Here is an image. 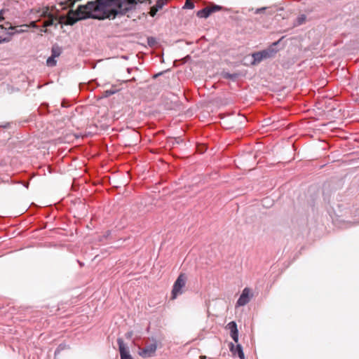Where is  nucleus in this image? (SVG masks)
<instances>
[{
  "label": "nucleus",
  "mask_w": 359,
  "mask_h": 359,
  "mask_svg": "<svg viewBox=\"0 0 359 359\" xmlns=\"http://www.w3.org/2000/svg\"><path fill=\"white\" fill-rule=\"evenodd\" d=\"M156 348L157 345L156 343L147 345L140 351L139 355L143 358L152 357L155 354Z\"/></svg>",
  "instance_id": "5"
},
{
  "label": "nucleus",
  "mask_w": 359,
  "mask_h": 359,
  "mask_svg": "<svg viewBox=\"0 0 359 359\" xmlns=\"http://www.w3.org/2000/svg\"><path fill=\"white\" fill-rule=\"evenodd\" d=\"M230 351L233 355H238L240 359H245L244 353L242 349V347L240 344H236V346L231 343L229 345Z\"/></svg>",
  "instance_id": "10"
},
{
  "label": "nucleus",
  "mask_w": 359,
  "mask_h": 359,
  "mask_svg": "<svg viewBox=\"0 0 359 359\" xmlns=\"http://www.w3.org/2000/svg\"><path fill=\"white\" fill-rule=\"evenodd\" d=\"M22 32H24V30H22V29H19V30L16 31L17 33H21Z\"/></svg>",
  "instance_id": "26"
},
{
  "label": "nucleus",
  "mask_w": 359,
  "mask_h": 359,
  "mask_svg": "<svg viewBox=\"0 0 359 359\" xmlns=\"http://www.w3.org/2000/svg\"><path fill=\"white\" fill-rule=\"evenodd\" d=\"M115 93V90H105L102 93V95L101 96V97H107Z\"/></svg>",
  "instance_id": "16"
},
{
  "label": "nucleus",
  "mask_w": 359,
  "mask_h": 359,
  "mask_svg": "<svg viewBox=\"0 0 359 359\" xmlns=\"http://www.w3.org/2000/svg\"><path fill=\"white\" fill-rule=\"evenodd\" d=\"M223 8L220 6L210 4V5L203 8V18H207L213 13L222 10Z\"/></svg>",
  "instance_id": "7"
},
{
  "label": "nucleus",
  "mask_w": 359,
  "mask_h": 359,
  "mask_svg": "<svg viewBox=\"0 0 359 359\" xmlns=\"http://www.w3.org/2000/svg\"><path fill=\"white\" fill-rule=\"evenodd\" d=\"M55 57L50 56L46 60V64L49 67H54L56 65V60Z\"/></svg>",
  "instance_id": "14"
},
{
  "label": "nucleus",
  "mask_w": 359,
  "mask_h": 359,
  "mask_svg": "<svg viewBox=\"0 0 359 359\" xmlns=\"http://www.w3.org/2000/svg\"><path fill=\"white\" fill-rule=\"evenodd\" d=\"M187 281V276L185 273H180L174 283L171 292V299H175L177 297L184 292V289Z\"/></svg>",
  "instance_id": "2"
},
{
  "label": "nucleus",
  "mask_w": 359,
  "mask_h": 359,
  "mask_svg": "<svg viewBox=\"0 0 359 359\" xmlns=\"http://www.w3.org/2000/svg\"><path fill=\"white\" fill-rule=\"evenodd\" d=\"M117 343L118 344L121 359H133L123 339L118 338L117 339Z\"/></svg>",
  "instance_id": "6"
},
{
  "label": "nucleus",
  "mask_w": 359,
  "mask_h": 359,
  "mask_svg": "<svg viewBox=\"0 0 359 359\" xmlns=\"http://www.w3.org/2000/svg\"><path fill=\"white\" fill-rule=\"evenodd\" d=\"M55 7L53 6L51 8L49 6H44L43 8H41V13L39 17L41 18H47L50 17V15L54 14L53 13Z\"/></svg>",
  "instance_id": "11"
},
{
  "label": "nucleus",
  "mask_w": 359,
  "mask_h": 359,
  "mask_svg": "<svg viewBox=\"0 0 359 359\" xmlns=\"http://www.w3.org/2000/svg\"><path fill=\"white\" fill-rule=\"evenodd\" d=\"M5 13L4 9L0 10V22L3 21L4 20V13Z\"/></svg>",
  "instance_id": "21"
},
{
  "label": "nucleus",
  "mask_w": 359,
  "mask_h": 359,
  "mask_svg": "<svg viewBox=\"0 0 359 359\" xmlns=\"http://www.w3.org/2000/svg\"><path fill=\"white\" fill-rule=\"evenodd\" d=\"M62 53L61 48L58 46H53L52 48V55L53 57H57L60 55Z\"/></svg>",
  "instance_id": "12"
},
{
  "label": "nucleus",
  "mask_w": 359,
  "mask_h": 359,
  "mask_svg": "<svg viewBox=\"0 0 359 359\" xmlns=\"http://www.w3.org/2000/svg\"><path fill=\"white\" fill-rule=\"evenodd\" d=\"M9 29H15V27H14L11 26V27H9Z\"/></svg>",
  "instance_id": "27"
},
{
  "label": "nucleus",
  "mask_w": 359,
  "mask_h": 359,
  "mask_svg": "<svg viewBox=\"0 0 359 359\" xmlns=\"http://www.w3.org/2000/svg\"><path fill=\"white\" fill-rule=\"evenodd\" d=\"M237 74H230L229 73H225L224 74V78H226V79H236L237 77Z\"/></svg>",
  "instance_id": "20"
},
{
  "label": "nucleus",
  "mask_w": 359,
  "mask_h": 359,
  "mask_svg": "<svg viewBox=\"0 0 359 359\" xmlns=\"http://www.w3.org/2000/svg\"><path fill=\"white\" fill-rule=\"evenodd\" d=\"M197 16L199 18H202V10H200L197 12Z\"/></svg>",
  "instance_id": "23"
},
{
  "label": "nucleus",
  "mask_w": 359,
  "mask_h": 359,
  "mask_svg": "<svg viewBox=\"0 0 359 359\" xmlns=\"http://www.w3.org/2000/svg\"><path fill=\"white\" fill-rule=\"evenodd\" d=\"M251 296V290L249 287L244 288L236 302V306H245L250 301Z\"/></svg>",
  "instance_id": "4"
},
{
  "label": "nucleus",
  "mask_w": 359,
  "mask_h": 359,
  "mask_svg": "<svg viewBox=\"0 0 359 359\" xmlns=\"http://www.w3.org/2000/svg\"><path fill=\"white\" fill-rule=\"evenodd\" d=\"M228 329L230 330V334L231 338L236 343L238 341V332L237 329V325L234 321L230 322L227 325Z\"/></svg>",
  "instance_id": "9"
},
{
  "label": "nucleus",
  "mask_w": 359,
  "mask_h": 359,
  "mask_svg": "<svg viewBox=\"0 0 359 359\" xmlns=\"http://www.w3.org/2000/svg\"><path fill=\"white\" fill-rule=\"evenodd\" d=\"M22 27H34V28H37L38 26L36 23L35 21H32L29 23V25H23Z\"/></svg>",
  "instance_id": "19"
},
{
  "label": "nucleus",
  "mask_w": 359,
  "mask_h": 359,
  "mask_svg": "<svg viewBox=\"0 0 359 359\" xmlns=\"http://www.w3.org/2000/svg\"><path fill=\"white\" fill-rule=\"evenodd\" d=\"M203 148L205 147V144H204V143H203Z\"/></svg>",
  "instance_id": "30"
},
{
  "label": "nucleus",
  "mask_w": 359,
  "mask_h": 359,
  "mask_svg": "<svg viewBox=\"0 0 359 359\" xmlns=\"http://www.w3.org/2000/svg\"><path fill=\"white\" fill-rule=\"evenodd\" d=\"M266 9V7L260 8L257 9L255 13H259L262 12L263 11H264Z\"/></svg>",
  "instance_id": "22"
},
{
  "label": "nucleus",
  "mask_w": 359,
  "mask_h": 359,
  "mask_svg": "<svg viewBox=\"0 0 359 359\" xmlns=\"http://www.w3.org/2000/svg\"><path fill=\"white\" fill-rule=\"evenodd\" d=\"M6 41H8V40H7L6 39H4L2 40H0V43L2 42H6Z\"/></svg>",
  "instance_id": "25"
},
{
  "label": "nucleus",
  "mask_w": 359,
  "mask_h": 359,
  "mask_svg": "<svg viewBox=\"0 0 359 359\" xmlns=\"http://www.w3.org/2000/svg\"><path fill=\"white\" fill-rule=\"evenodd\" d=\"M59 11H57V13L55 14L50 15V17H47L48 19L43 22V27L46 28L52 25H54L55 27H57L58 24L62 23V20L65 19L64 16H57V13Z\"/></svg>",
  "instance_id": "3"
},
{
  "label": "nucleus",
  "mask_w": 359,
  "mask_h": 359,
  "mask_svg": "<svg viewBox=\"0 0 359 359\" xmlns=\"http://www.w3.org/2000/svg\"><path fill=\"white\" fill-rule=\"evenodd\" d=\"M0 28H4L3 25H0Z\"/></svg>",
  "instance_id": "28"
},
{
  "label": "nucleus",
  "mask_w": 359,
  "mask_h": 359,
  "mask_svg": "<svg viewBox=\"0 0 359 359\" xmlns=\"http://www.w3.org/2000/svg\"><path fill=\"white\" fill-rule=\"evenodd\" d=\"M205 358H206V357H205V355H203V359H205Z\"/></svg>",
  "instance_id": "29"
},
{
  "label": "nucleus",
  "mask_w": 359,
  "mask_h": 359,
  "mask_svg": "<svg viewBox=\"0 0 359 359\" xmlns=\"http://www.w3.org/2000/svg\"><path fill=\"white\" fill-rule=\"evenodd\" d=\"M31 14H39L41 13V8H34L30 10Z\"/></svg>",
  "instance_id": "18"
},
{
  "label": "nucleus",
  "mask_w": 359,
  "mask_h": 359,
  "mask_svg": "<svg viewBox=\"0 0 359 359\" xmlns=\"http://www.w3.org/2000/svg\"><path fill=\"white\" fill-rule=\"evenodd\" d=\"M272 51L269 50H263L261 52L255 53L252 55L254 61L252 64H256L260 62L264 58H267L271 56Z\"/></svg>",
  "instance_id": "8"
},
{
  "label": "nucleus",
  "mask_w": 359,
  "mask_h": 359,
  "mask_svg": "<svg viewBox=\"0 0 359 359\" xmlns=\"http://www.w3.org/2000/svg\"><path fill=\"white\" fill-rule=\"evenodd\" d=\"M168 0H157L154 6L158 8V10H161L163 7L167 4Z\"/></svg>",
  "instance_id": "13"
},
{
  "label": "nucleus",
  "mask_w": 359,
  "mask_h": 359,
  "mask_svg": "<svg viewBox=\"0 0 359 359\" xmlns=\"http://www.w3.org/2000/svg\"><path fill=\"white\" fill-rule=\"evenodd\" d=\"M194 8V4L191 0H186V2L183 6L185 9H192Z\"/></svg>",
  "instance_id": "15"
},
{
  "label": "nucleus",
  "mask_w": 359,
  "mask_h": 359,
  "mask_svg": "<svg viewBox=\"0 0 359 359\" xmlns=\"http://www.w3.org/2000/svg\"><path fill=\"white\" fill-rule=\"evenodd\" d=\"M140 0H95L85 5H80L76 11L69 10L65 25H73L76 22L87 18L104 20L114 19L116 16L123 15L135 8Z\"/></svg>",
  "instance_id": "1"
},
{
  "label": "nucleus",
  "mask_w": 359,
  "mask_h": 359,
  "mask_svg": "<svg viewBox=\"0 0 359 359\" xmlns=\"http://www.w3.org/2000/svg\"><path fill=\"white\" fill-rule=\"evenodd\" d=\"M158 11V8H156L154 6H153L152 7H151L149 15L151 17H154Z\"/></svg>",
  "instance_id": "17"
},
{
  "label": "nucleus",
  "mask_w": 359,
  "mask_h": 359,
  "mask_svg": "<svg viewBox=\"0 0 359 359\" xmlns=\"http://www.w3.org/2000/svg\"><path fill=\"white\" fill-rule=\"evenodd\" d=\"M41 32H43V33H47V32H48L47 27H46V28L43 27V28L41 29Z\"/></svg>",
  "instance_id": "24"
}]
</instances>
